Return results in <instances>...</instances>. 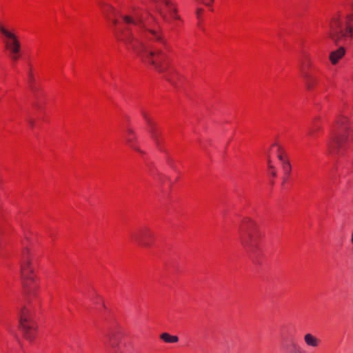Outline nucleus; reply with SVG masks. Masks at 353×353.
<instances>
[{
	"label": "nucleus",
	"instance_id": "obj_1",
	"mask_svg": "<svg viewBox=\"0 0 353 353\" xmlns=\"http://www.w3.org/2000/svg\"><path fill=\"white\" fill-rule=\"evenodd\" d=\"M123 19L127 24H134L139 26L141 38L159 42L165 50H170V47L165 39L161 28L159 26L155 28L153 26L157 22V19L153 16H150L147 19L141 17H137L135 19H133L129 16H123Z\"/></svg>",
	"mask_w": 353,
	"mask_h": 353
},
{
	"label": "nucleus",
	"instance_id": "obj_2",
	"mask_svg": "<svg viewBox=\"0 0 353 353\" xmlns=\"http://www.w3.org/2000/svg\"><path fill=\"white\" fill-rule=\"evenodd\" d=\"M137 46L132 45L134 50L145 63L151 64L160 73H165L170 68L168 57L161 48H148L142 41H137Z\"/></svg>",
	"mask_w": 353,
	"mask_h": 353
},
{
	"label": "nucleus",
	"instance_id": "obj_3",
	"mask_svg": "<svg viewBox=\"0 0 353 353\" xmlns=\"http://www.w3.org/2000/svg\"><path fill=\"white\" fill-rule=\"evenodd\" d=\"M241 243L251 258H256L259 252L261 233L251 219L243 221L240 227Z\"/></svg>",
	"mask_w": 353,
	"mask_h": 353
},
{
	"label": "nucleus",
	"instance_id": "obj_4",
	"mask_svg": "<svg viewBox=\"0 0 353 353\" xmlns=\"http://www.w3.org/2000/svg\"><path fill=\"white\" fill-rule=\"evenodd\" d=\"M347 117H341L332 128L327 145L330 154H340L343 144L348 141L350 128Z\"/></svg>",
	"mask_w": 353,
	"mask_h": 353
},
{
	"label": "nucleus",
	"instance_id": "obj_5",
	"mask_svg": "<svg viewBox=\"0 0 353 353\" xmlns=\"http://www.w3.org/2000/svg\"><path fill=\"white\" fill-rule=\"evenodd\" d=\"M34 270L32 259L29 255V251L25 249L21 254L20 273L24 292L28 294H32L37 288L34 285Z\"/></svg>",
	"mask_w": 353,
	"mask_h": 353
},
{
	"label": "nucleus",
	"instance_id": "obj_6",
	"mask_svg": "<svg viewBox=\"0 0 353 353\" xmlns=\"http://www.w3.org/2000/svg\"><path fill=\"white\" fill-rule=\"evenodd\" d=\"M156 8L166 23L177 26L178 23L173 21H181V17L177 14L176 8L171 0H157Z\"/></svg>",
	"mask_w": 353,
	"mask_h": 353
},
{
	"label": "nucleus",
	"instance_id": "obj_7",
	"mask_svg": "<svg viewBox=\"0 0 353 353\" xmlns=\"http://www.w3.org/2000/svg\"><path fill=\"white\" fill-rule=\"evenodd\" d=\"M19 324L26 339L32 341L36 335V326L30 312L26 308H23L21 311Z\"/></svg>",
	"mask_w": 353,
	"mask_h": 353
},
{
	"label": "nucleus",
	"instance_id": "obj_8",
	"mask_svg": "<svg viewBox=\"0 0 353 353\" xmlns=\"http://www.w3.org/2000/svg\"><path fill=\"white\" fill-rule=\"evenodd\" d=\"M0 33L3 35V42L5 45V48L8 51H16L21 50V43L19 40L18 37L12 31L8 30L0 23Z\"/></svg>",
	"mask_w": 353,
	"mask_h": 353
},
{
	"label": "nucleus",
	"instance_id": "obj_9",
	"mask_svg": "<svg viewBox=\"0 0 353 353\" xmlns=\"http://www.w3.org/2000/svg\"><path fill=\"white\" fill-rule=\"evenodd\" d=\"M122 336V332L119 329H112L108 333L107 337L108 339V344L112 349V353H124L119 347Z\"/></svg>",
	"mask_w": 353,
	"mask_h": 353
},
{
	"label": "nucleus",
	"instance_id": "obj_10",
	"mask_svg": "<svg viewBox=\"0 0 353 353\" xmlns=\"http://www.w3.org/2000/svg\"><path fill=\"white\" fill-rule=\"evenodd\" d=\"M151 237L152 234L147 230L141 231L139 233L134 234L132 236V240L143 247L150 246V243L147 241V239Z\"/></svg>",
	"mask_w": 353,
	"mask_h": 353
},
{
	"label": "nucleus",
	"instance_id": "obj_11",
	"mask_svg": "<svg viewBox=\"0 0 353 353\" xmlns=\"http://www.w3.org/2000/svg\"><path fill=\"white\" fill-rule=\"evenodd\" d=\"M126 132L128 134V136L125 137V141H126L127 144L132 149L134 150L135 151H137L141 154H143V150H141V148L139 146H137L136 144L137 138L134 131L131 128H128L126 130Z\"/></svg>",
	"mask_w": 353,
	"mask_h": 353
},
{
	"label": "nucleus",
	"instance_id": "obj_12",
	"mask_svg": "<svg viewBox=\"0 0 353 353\" xmlns=\"http://www.w3.org/2000/svg\"><path fill=\"white\" fill-rule=\"evenodd\" d=\"M277 157L279 160L281 162L282 169L285 174L288 177L290 174L292 166L290 161L285 157L283 152V150L280 146L278 148Z\"/></svg>",
	"mask_w": 353,
	"mask_h": 353
},
{
	"label": "nucleus",
	"instance_id": "obj_13",
	"mask_svg": "<svg viewBox=\"0 0 353 353\" xmlns=\"http://www.w3.org/2000/svg\"><path fill=\"white\" fill-rule=\"evenodd\" d=\"M303 341L307 346L312 348H317L321 343V339L312 333H306L303 336Z\"/></svg>",
	"mask_w": 353,
	"mask_h": 353
},
{
	"label": "nucleus",
	"instance_id": "obj_14",
	"mask_svg": "<svg viewBox=\"0 0 353 353\" xmlns=\"http://www.w3.org/2000/svg\"><path fill=\"white\" fill-rule=\"evenodd\" d=\"M303 77L305 80V87L308 90H312L314 85L318 83V79L308 74L307 72H303Z\"/></svg>",
	"mask_w": 353,
	"mask_h": 353
},
{
	"label": "nucleus",
	"instance_id": "obj_15",
	"mask_svg": "<svg viewBox=\"0 0 353 353\" xmlns=\"http://www.w3.org/2000/svg\"><path fill=\"white\" fill-rule=\"evenodd\" d=\"M345 50L343 46L332 52L330 55V60L332 63L336 64L345 55Z\"/></svg>",
	"mask_w": 353,
	"mask_h": 353
},
{
	"label": "nucleus",
	"instance_id": "obj_16",
	"mask_svg": "<svg viewBox=\"0 0 353 353\" xmlns=\"http://www.w3.org/2000/svg\"><path fill=\"white\" fill-rule=\"evenodd\" d=\"M142 116L145 119V120L148 122L149 125H151L150 133L152 138L156 142L157 145L159 144V136L160 134L157 132V130L153 128V123L150 121V118L148 117L147 114L145 112H142Z\"/></svg>",
	"mask_w": 353,
	"mask_h": 353
},
{
	"label": "nucleus",
	"instance_id": "obj_17",
	"mask_svg": "<svg viewBox=\"0 0 353 353\" xmlns=\"http://www.w3.org/2000/svg\"><path fill=\"white\" fill-rule=\"evenodd\" d=\"M160 339L168 343H175L179 341L177 336L170 335L168 332H163L160 335Z\"/></svg>",
	"mask_w": 353,
	"mask_h": 353
},
{
	"label": "nucleus",
	"instance_id": "obj_18",
	"mask_svg": "<svg viewBox=\"0 0 353 353\" xmlns=\"http://www.w3.org/2000/svg\"><path fill=\"white\" fill-rule=\"evenodd\" d=\"M129 29L128 28H126L125 30H121L120 31V37L121 39L125 43H131L132 40L134 39L133 37H131L130 34L128 33Z\"/></svg>",
	"mask_w": 353,
	"mask_h": 353
},
{
	"label": "nucleus",
	"instance_id": "obj_19",
	"mask_svg": "<svg viewBox=\"0 0 353 353\" xmlns=\"http://www.w3.org/2000/svg\"><path fill=\"white\" fill-rule=\"evenodd\" d=\"M28 83L30 84V89L33 92H35L36 91V88L34 86V75H33V74L32 72L31 68L29 70V71L28 72Z\"/></svg>",
	"mask_w": 353,
	"mask_h": 353
},
{
	"label": "nucleus",
	"instance_id": "obj_20",
	"mask_svg": "<svg viewBox=\"0 0 353 353\" xmlns=\"http://www.w3.org/2000/svg\"><path fill=\"white\" fill-rule=\"evenodd\" d=\"M267 163H268V169L270 170V172L271 175H272L273 177H276V171H275V168H274V166L272 164V161H271V159H270V154H268Z\"/></svg>",
	"mask_w": 353,
	"mask_h": 353
},
{
	"label": "nucleus",
	"instance_id": "obj_21",
	"mask_svg": "<svg viewBox=\"0 0 353 353\" xmlns=\"http://www.w3.org/2000/svg\"><path fill=\"white\" fill-rule=\"evenodd\" d=\"M321 126L314 123L313 125L310 128L308 134L310 136H314L315 134L321 130Z\"/></svg>",
	"mask_w": 353,
	"mask_h": 353
},
{
	"label": "nucleus",
	"instance_id": "obj_22",
	"mask_svg": "<svg viewBox=\"0 0 353 353\" xmlns=\"http://www.w3.org/2000/svg\"><path fill=\"white\" fill-rule=\"evenodd\" d=\"M9 52L10 59L14 61H17L19 57L20 51H16L14 52H13L12 51H9Z\"/></svg>",
	"mask_w": 353,
	"mask_h": 353
},
{
	"label": "nucleus",
	"instance_id": "obj_23",
	"mask_svg": "<svg viewBox=\"0 0 353 353\" xmlns=\"http://www.w3.org/2000/svg\"><path fill=\"white\" fill-rule=\"evenodd\" d=\"M165 79H166L168 81H169V82H170V83H171L172 84H173V85L174 84V80L172 79V78L171 75H170V74H166V75L165 76Z\"/></svg>",
	"mask_w": 353,
	"mask_h": 353
},
{
	"label": "nucleus",
	"instance_id": "obj_24",
	"mask_svg": "<svg viewBox=\"0 0 353 353\" xmlns=\"http://www.w3.org/2000/svg\"><path fill=\"white\" fill-rule=\"evenodd\" d=\"M202 12H203V10L201 8H198L196 10V14L198 19H200Z\"/></svg>",
	"mask_w": 353,
	"mask_h": 353
},
{
	"label": "nucleus",
	"instance_id": "obj_25",
	"mask_svg": "<svg viewBox=\"0 0 353 353\" xmlns=\"http://www.w3.org/2000/svg\"><path fill=\"white\" fill-rule=\"evenodd\" d=\"M305 61L307 62V65L308 67H310L311 65V61H310V57L307 56V55H305Z\"/></svg>",
	"mask_w": 353,
	"mask_h": 353
},
{
	"label": "nucleus",
	"instance_id": "obj_26",
	"mask_svg": "<svg viewBox=\"0 0 353 353\" xmlns=\"http://www.w3.org/2000/svg\"><path fill=\"white\" fill-rule=\"evenodd\" d=\"M28 123H30V125L32 127L34 125V121L32 119H29L28 120Z\"/></svg>",
	"mask_w": 353,
	"mask_h": 353
},
{
	"label": "nucleus",
	"instance_id": "obj_27",
	"mask_svg": "<svg viewBox=\"0 0 353 353\" xmlns=\"http://www.w3.org/2000/svg\"><path fill=\"white\" fill-rule=\"evenodd\" d=\"M112 23L116 25L117 23V21L116 19L112 20Z\"/></svg>",
	"mask_w": 353,
	"mask_h": 353
},
{
	"label": "nucleus",
	"instance_id": "obj_28",
	"mask_svg": "<svg viewBox=\"0 0 353 353\" xmlns=\"http://www.w3.org/2000/svg\"><path fill=\"white\" fill-rule=\"evenodd\" d=\"M351 242L353 244V232H352V234Z\"/></svg>",
	"mask_w": 353,
	"mask_h": 353
}]
</instances>
